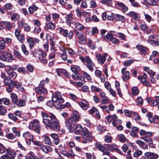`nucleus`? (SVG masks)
<instances>
[{"label":"nucleus","instance_id":"obj_19","mask_svg":"<svg viewBox=\"0 0 159 159\" xmlns=\"http://www.w3.org/2000/svg\"><path fill=\"white\" fill-rule=\"evenodd\" d=\"M79 117L80 116L78 112L74 110L73 112V115L69 118H71V119H72V120L76 122L78 121Z\"/></svg>","mask_w":159,"mask_h":159},{"label":"nucleus","instance_id":"obj_50","mask_svg":"<svg viewBox=\"0 0 159 159\" xmlns=\"http://www.w3.org/2000/svg\"><path fill=\"white\" fill-rule=\"evenodd\" d=\"M11 85H12L13 87L14 86L16 88L18 89L21 85L20 83L17 81H13L11 82Z\"/></svg>","mask_w":159,"mask_h":159},{"label":"nucleus","instance_id":"obj_60","mask_svg":"<svg viewBox=\"0 0 159 159\" xmlns=\"http://www.w3.org/2000/svg\"><path fill=\"white\" fill-rule=\"evenodd\" d=\"M97 129L100 133H102L105 130V129L104 127L101 125H99L97 126Z\"/></svg>","mask_w":159,"mask_h":159},{"label":"nucleus","instance_id":"obj_47","mask_svg":"<svg viewBox=\"0 0 159 159\" xmlns=\"http://www.w3.org/2000/svg\"><path fill=\"white\" fill-rule=\"evenodd\" d=\"M41 126L40 124H37L34 125V131L37 133L39 134L40 133V129L41 128Z\"/></svg>","mask_w":159,"mask_h":159},{"label":"nucleus","instance_id":"obj_52","mask_svg":"<svg viewBox=\"0 0 159 159\" xmlns=\"http://www.w3.org/2000/svg\"><path fill=\"white\" fill-rule=\"evenodd\" d=\"M143 13L145 16V20L148 22H150L152 20V17L149 15L145 13L144 11L143 12Z\"/></svg>","mask_w":159,"mask_h":159},{"label":"nucleus","instance_id":"obj_37","mask_svg":"<svg viewBox=\"0 0 159 159\" xmlns=\"http://www.w3.org/2000/svg\"><path fill=\"white\" fill-rule=\"evenodd\" d=\"M20 16L17 13H15L12 14L11 17V19L12 21H16L19 19Z\"/></svg>","mask_w":159,"mask_h":159},{"label":"nucleus","instance_id":"obj_62","mask_svg":"<svg viewBox=\"0 0 159 159\" xmlns=\"http://www.w3.org/2000/svg\"><path fill=\"white\" fill-rule=\"evenodd\" d=\"M21 48L22 51L24 54H25V55H28L29 54V52L27 50L26 47L24 45H22Z\"/></svg>","mask_w":159,"mask_h":159},{"label":"nucleus","instance_id":"obj_30","mask_svg":"<svg viewBox=\"0 0 159 159\" xmlns=\"http://www.w3.org/2000/svg\"><path fill=\"white\" fill-rule=\"evenodd\" d=\"M15 154H13L11 156H9L7 154H5L2 156L0 157V159H15Z\"/></svg>","mask_w":159,"mask_h":159},{"label":"nucleus","instance_id":"obj_39","mask_svg":"<svg viewBox=\"0 0 159 159\" xmlns=\"http://www.w3.org/2000/svg\"><path fill=\"white\" fill-rule=\"evenodd\" d=\"M146 116L148 118V120L151 122L155 121V119L152 116V114L151 112H148L146 114Z\"/></svg>","mask_w":159,"mask_h":159},{"label":"nucleus","instance_id":"obj_22","mask_svg":"<svg viewBox=\"0 0 159 159\" xmlns=\"http://www.w3.org/2000/svg\"><path fill=\"white\" fill-rule=\"evenodd\" d=\"M75 28L79 31H82L85 28L84 26L79 22H76L75 23Z\"/></svg>","mask_w":159,"mask_h":159},{"label":"nucleus","instance_id":"obj_26","mask_svg":"<svg viewBox=\"0 0 159 159\" xmlns=\"http://www.w3.org/2000/svg\"><path fill=\"white\" fill-rule=\"evenodd\" d=\"M72 71L75 74H77L78 72L80 70V67L76 65H72L70 67Z\"/></svg>","mask_w":159,"mask_h":159},{"label":"nucleus","instance_id":"obj_21","mask_svg":"<svg viewBox=\"0 0 159 159\" xmlns=\"http://www.w3.org/2000/svg\"><path fill=\"white\" fill-rule=\"evenodd\" d=\"M6 72L8 74L10 78L15 79L17 76L16 73L15 72L12 71L11 69L7 70Z\"/></svg>","mask_w":159,"mask_h":159},{"label":"nucleus","instance_id":"obj_29","mask_svg":"<svg viewBox=\"0 0 159 159\" xmlns=\"http://www.w3.org/2000/svg\"><path fill=\"white\" fill-rule=\"evenodd\" d=\"M2 102L4 105H8L10 103V100L8 98H7L0 99V104H2Z\"/></svg>","mask_w":159,"mask_h":159},{"label":"nucleus","instance_id":"obj_23","mask_svg":"<svg viewBox=\"0 0 159 159\" xmlns=\"http://www.w3.org/2000/svg\"><path fill=\"white\" fill-rule=\"evenodd\" d=\"M78 38L79 39V43L81 44H84L86 42V37L82 34Z\"/></svg>","mask_w":159,"mask_h":159},{"label":"nucleus","instance_id":"obj_31","mask_svg":"<svg viewBox=\"0 0 159 159\" xmlns=\"http://www.w3.org/2000/svg\"><path fill=\"white\" fill-rule=\"evenodd\" d=\"M40 148L43 152L47 153L50 151H51L52 148L48 146L43 145L41 146Z\"/></svg>","mask_w":159,"mask_h":159},{"label":"nucleus","instance_id":"obj_25","mask_svg":"<svg viewBox=\"0 0 159 159\" xmlns=\"http://www.w3.org/2000/svg\"><path fill=\"white\" fill-rule=\"evenodd\" d=\"M39 8L37 7L35 4H33L32 6H30L28 8L29 13L30 14H32L34 13V11H36Z\"/></svg>","mask_w":159,"mask_h":159},{"label":"nucleus","instance_id":"obj_38","mask_svg":"<svg viewBox=\"0 0 159 159\" xmlns=\"http://www.w3.org/2000/svg\"><path fill=\"white\" fill-rule=\"evenodd\" d=\"M43 141L45 143L48 145H51V141L50 138L47 136H45L44 137Z\"/></svg>","mask_w":159,"mask_h":159},{"label":"nucleus","instance_id":"obj_28","mask_svg":"<svg viewBox=\"0 0 159 159\" xmlns=\"http://www.w3.org/2000/svg\"><path fill=\"white\" fill-rule=\"evenodd\" d=\"M115 18L117 20H119L122 22H124L125 20V17L119 14H116Z\"/></svg>","mask_w":159,"mask_h":159},{"label":"nucleus","instance_id":"obj_46","mask_svg":"<svg viewBox=\"0 0 159 159\" xmlns=\"http://www.w3.org/2000/svg\"><path fill=\"white\" fill-rule=\"evenodd\" d=\"M27 42L29 43V46L31 48L34 46V43L32 38H30L27 39Z\"/></svg>","mask_w":159,"mask_h":159},{"label":"nucleus","instance_id":"obj_51","mask_svg":"<svg viewBox=\"0 0 159 159\" xmlns=\"http://www.w3.org/2000/svg\"><path fill=\"white\" fill-rule=\"evenodd\" d=\"M131 3V5L134 7H138L139 6V3L135 1L134 0H129Z\"/></svg>","mask_w":159,"mask_h":159},{"label":"nucleus","instance_id":"obj_48","mask_svg":"<svg viewBox=\"0 0 159 159\" xmlns=\"http://www.w3.org/2000/svg\"><path fill=\"white\" fill-rule=\"evenodd\" d=\"M87 67L91 71H92L93 70V67L94 64L92 62L90 63V64H86Z\"/></svg>","mask_w":159,"mask_h":159},{"label":"nucleus","instance_id":"obj_12","mask_svg":"<svg viewBox=\"0 0 159 159\" xmlns=\"http://www.w3.org/2000/svg\"><path fill=\"white\" fill-rule=\"evenodd\" d=\"M78 103L83 110H86L89 107V103L85 100H83L79 102Z\"/></svg>","mask_w":159,"mask_h":159},{"label":"nucleus","instance_id":"obj_53","mask_svg":"<svg viewBox=\"0 0 159 159\" xmlns=\"http://www.w3.org/2000/svg\"><path fill=\"white\" fill-rule=\"evenodd\" d=\"M142 154V152L141 150L135 151L133 154V156L135 157H138Z\"/></svg>","mask_w":159,"mask_h":159},{"label":"nucleus","instance_id":"obj_9","mask_svg":"<svg viewBox=\"0 0 159 159\" xmlns=\"http://www.w3.org/2000/svg\"><path fill=\"white\" fill-rule=\"evenodd\" d=\"M155 38V36L152 35H150L148 37L147 42L150 44L159 45V40L158 39H157L156 40H154Z\"/></svg>","mask_w":159,"mask_h":159},{"label":"nucleus","instance_id":"obj_33","mask_svg":"<svg viewBox=\"0 0 159 159\" xmlns=\"http://www.w3.org/2000/svg\"><path fill=\"white\" fill-rule=\"evenodd\" d=\"M136 48L140 51L141 54H145L147 48L142 46H137Z\"/></svg>","mask_w":159,"mask_h":159},{"label":"nucleus","instance_id":"obj_4","mask_svg":"<svg viewBox=\"0 0 159 159\" xmlns=\"http://www.w3.org/2000/svg\"><path fill=\"white\" fill-rule=\"evenodd\" d=\"M75 124L76 122L70 118H68L65 121L66 126L70 132H72L74 131Z\"/></svg>","mask_w":159,"mask_h":159},{"label":"nucleus","instance_id":"obj_17","mask_svg":"<svg viewBox=\"0 0 159 159\" xmlns=\"http://www.w3.org/2000/svg\"><path fill=\"white\" fill-rule=\"evenodd\" d=\"M127 15L134 18L135 20H138L140 17V15L134 11H131L127 13Z\"/></svg>","mask_w":159,"mask_h":159},{"label":"nucleus","instance_id":"obj_58","mask_svg":"<svg viewBox=\"0 0 159 159\" xmlns=\"http://www.w3.org/2000/svg\"><path fill=\"white\" fill-rule=\"evenodd\" d=\"M17 39L21 43H23L25 39L24 36L23 34H21L16 37Z\"/></svg>","mask_w":159,"mask_h":159},{"label":"nucleus","instance_id":"obj_6","mask_svg":"<svg viewBox=\"0 0 159 159\" xmlns=\"http://www.w3.org/2000/svg\"><path fill=\"white\" fill-rule=\"evenodd\" d=\"M37 52L39 54L38 58L40 61L44 64L47 63L48 60L44 59L47 56V53L40 50H38Z\"/></svg>","mask_w":159,"mask_h":159},{"label":"nucleus","instance_id":"obj_54","mask_svg":"<svg viewBox=\"0 0 159 159\" xmlns=\"http://www.w3.org/2000/svg\"><path fill=\"white\" fill-rule=\"evenodd\" d=\"M12 130L13 132L15 133L16 135L20 137V131H17V129L16 127H14L12 128Z\"/></svg>","mask_w":159,"mask_h":159},{"label":"nucleus","instance_id":"obj_2","mask_svg":"<svg viewBox=\"0 0 159 159\" xmlns=\"http://www.w3.org/2000/svg\"><path fill=\"white\" fill-rule=\"evenodd\" d=\"M52 100L53 105L57 109L63 108L64 106L62 103L64 102V99L62 98V96L60 93L58 91L56 92L54 94H52Z\"/></svg>","mask_w":159,"mask_h":159},{"label":"nucleus","instance_id":"obj_24","mask_svg":"<svg viewBox=\"0 0 159 159\" xmlns=\"http://www.w3.org/2000/svg\"><path fill=\"white\" fill-rule=\"evenodd\" d=\"M11 98L13 104H15L17 102L18 98L17 95L15 93H11L10 94Z\"/></svg>","mask_w":159,"mask_h":159},{"label":"nucleus","instance_id":"obj_41","mask_svg":"<svg viewBox=\"0 0 159 159\" xmlns=\"http://www.w3.org/2000/svg\"><path fill=\"white\" fill-rule=\"evenodd\" d=\"M132 93L134 95H137L139 92V90L136 87H133L132 88Z\"/></svg>","mask_w":159,"mask_h":159},{"label":"nucleus","instance_id":"obj_11","mask_svg":"<svg viewBox=\"0 0 159 159\" xmlns=\"http://www.w3.org/2000/svg\"><path fill=\"white\" fill-rule=\"evenodd\" d=\"M144 155L147 159H157L159 157L157 154L150 152H146Z\"/></svg>","mask_w":159,"mask_h":159},{"label":"nucleus","instance_id":"obj_27","mask_svg":"<svg viewBox=\"0 0 159 159\" xmlns=\"http://www.w3.org/2000/svg\"><path fill=\"white\" fill-rule=\"evenodd\" d=\"M46 25L48 29L51 30H54L56 27L55 24L52 22L46 23Z\"/></svg>","mask_w":159,"mask_h":159},{"label":"nucleus","instance_id":"obj_61","mask_svg":"<svg viewBox=\"0 0 159 159\" xmlns=\"http://www.w3.org/2000/svg\"><path fill=\"white\" fill-rule=\"evenodd\" d=\"M134 118L136 121H138L140 119V116L136 113H135L133 115Z\"/></svg>","mask_w":159,"mask_h":159},{"label":"nucleus","instance_id":"obj_5","mask_svg":"<svg viewBox=\"0 0 159 159\" xmlns=\"http://www.w3.org/2000/svg\"><path fill=\"white\" fill-rule=\"evenodd\" d=\"M59 30V33L60 34L62 35L64 37H67L68 38L70 39L73 36L74 33L72 31H70L69 32L67 30H65L61 27H60L58 29Z\"/></svg>","mask_w":159,"mask_h":159},{"label":"nucleus","instance_id":"obj_63","mask_svg":"<svg viewBox=\"0 0 159 159\" xmlns=\"http://www.w3.org/2000/svg\"><path fill=\"white\" fill-rule=\"evenodd\" d=\"M0 115L4 116L6 113L7 111L4 108L3 106L0 107Z\"/></svg>","mask_w":159,"mask_h":159},{"label":"nucleus","instance_id":"obj_64","mask_svg":"<svg viewBox=\"0 0 159 159\" xmlns=\"http://www.w3.org/2000/svg\"><path fill=\"white\" fill-rule=\"evenodd\" d=\"M52 19L55 21L59 17V15L57 13H53L52 14Z\"/></svg>","mask_w":159,"mask_h":159},{"label":"nucleus","instance_id":"obj_43","mask_svg":"<svg viewBox=\"0 0 159 159\" xmlns=\"http://www.w3.org/2000/svg\"><path fill=\"white\" fill-rule=\"evenodd\" d=\"M15 104H16L19 107H23L25 105V102L24 100L21 99L19 101H18Z\"/></svg>","mask_w":159,"mask_h":159},{"label":"nucleus","instance_id":"obj_3","mask_svg":"<svg viewBox=\"0 0 159 159\" xmlns=\"http://www.w3.org/2000/svg\"><path fill=\"white\" fill-rule=\"evenodd\" d=\"M2 52V54L0 56V59L2 61L10 62L14 60L13 56L11 53L5 51H3Z\"/></svg>","mask_w":159,"mask_h":159},{"label":"nucleus","instance_id":"obj_13","mask_svg":"<svg viewBox=\"0 0 159 159\" xmlns=\"http://www.w3.org/2000/svg\"><path fill=\"white\" fill-rule=\"evenodd\" d=\"M126 68H124L121 70V73L123 76L122 77V79L124 81H126L129 79L130 74L128 71H126Z\"/></svg>","mask_w":159,"mask_h":159},{"label":"nucleus","instance_id":"obj_36","mask_svg":"<svg viewBox=\"0 0 159 159\" xmlns=\"http://www.w3.org/2000/svg\"><path fill=\"white\" fill-rule=\"evenodd\" d=\"M118 138L119 141L121 143L125 142L126 140H127L125 136L122 134H120L118 135Z\"/></svg>","mask_w":159,"mask_h":159},{"label":"nucleus","instance_id":"obj_40","mask_svg":"<svg viewBox=\"0 0 159 159\" xmlns=\"http://www.w3.org/2000/svg\"><path fill=\"white\" fill-rule=\"evenodd\" d=\"M88 42L87 43V45L91 49H94L96 48V46L92 44V41L90 39H88Z\"/></svg>","mask_w":159,"mask_h":159},{"label":"nucleus","instance_id":"obj_32","mask_svg":"<svg viewBox=\"0 0 159 159\" xmlns=\"http://www.w3.org/2000/svg\"><path fill=\"white\" fill-rule=\"evenodd\" d=\"M6 43L4 38H2L0 41V50H2L6 48Z\"/></svg>","mask_w":159,"mask_h":159},{"label":"nucleus","instance_id":"obj_34","mask_svg":"<svg viewBox=\"0 0 159 159\" xmlns=\"http://www.w3.org/2000/svg\"><path fill=\"white\" fill-rule=\"evenodd\" d=\"M72 77L75 80L82 81V80H84V77L80 76L77 75V74H75V75H72Z\"/></svg>","mask_w":159,"mask_h":159},{"label":"nucleus","instance_id":"obj_14","mask_svg":"<svg viewBox=\"0 0 159 159\" xmlns=\"http://www.w3.org/2000/svg\"><path fill=\"white\" fill-rule=\"evenodd\" d=\"M23 136L25 139V141L27 144L28 140L30 141H32L33 139V136L28 132H27L23 133Z\"/></svg>","mask_w":159,"mask_h":159},{"label":"nucleus","instance_id":"obj_8","mask_svg":"<svg viewBox=\"0 0 159 159\" xmlns=\"http://www.w3.org/2000/svg\"><path fill=\"white\" fill-rule=\"evenodd\" d=\"M107 56V53H104L102 56L100 53H97L96 55V57L98 62L103 64L104 63Z\"/></svg>","mask_w":159,"mask_h":159},{"label":"nucleus","instance_id":"obj_16","mask_svg":"<svg viewBox=\"0 0 159 159\" xmlns=\"http://www.w3.org/2000/svg\"><path fill=\"white\" fill-rule=\"evenodd\" d=\"M116 4V6H118L120 9H122L123 12H126L128 9V7L122 2L117 1Z\"/></svg>","mask_w":159,"mask_h":159},{"label":"nucleus","instance_id":"obj_42","mask_svg":"<svg viewBox=\"0 0 159 159\" xmlns=\"http://www.w3.org/2000/svg\"><path fill=\"white\" fill-rule=\"evenodd\" d=\"M95 146L99 150L102 152L104 151V150L105 149V148L103 145L100 144L99 143H96Z\"/></svg>","mask_w":159,"mask_h":159},{"label":"nucleus","instance_id":"obj_57","mask_svg":"<svg viewBox=\"0 0 159 159\" xmlns=\"http://www.w3.org/2000/svg\"><path fill=\"white\" fill-rule=\"evenodd\" d=\"M140 139H143L146 142L148 143H150V142H151L152 141L150 137H141Z\"/></svg>","mask_w":159,"mask_h":159},{"label":"nucleus","instance_id":"obj_49","mask_svg":"<svg viewBox=\"0 0 159 159\" xmlns=\"http://www.w3.org/2000/svg\"><path fill=\"white\" fill-rule=\"evenodd\" d=\"M75 156V154L72 151V150H69L68 151L67 157L68 158L69 157H73Z\"/></svg>","mask_w":159,"mask_h":159},{"label":"nucleus","instance_id":"obj_7","mask_svg":"<svg viewBox=\"0 0 159 159\" xmlns=\"http://www.w3.org/2000/svg\"><path fill=\"white\" fill-rule=\"evenodd\" d=\"M103 39L106 41L109 40L112 43L115 44H117L119 42L118 39L113 38L112 35L111 34H107L104 36Z\"/></svg>","mask_w":159,"mask_h":159},{"label":"nucleus","instance_id":"obj_1","mask_svg":"<svg viewBox=\"0 0 159 159\" xmlns=\"http://www.w3.org/2000/svg\"><path fill=\"white\" fill-rule=\"evenodd\" d=\"M49 117L51 120L45 119L43 120V124L46 127H48L51 130L58 131L60 129L59 120L53 114L50 113Z\"/></svg>","mask_w":159,"mask_h":159},{"label":"nucleus","instance_id":"obj_45","mask_svg":"<svg viewBox=\"0 0 159 159\" xmlns=\"http://www.w3.org/2000/svg\"><path fill=\"white\" fill-rule=\"evenodd\" d=\"M26 69L31 73H32L34 71V67L33 65L29 64L26 66Z\"/></svg>","mask_w":159,"mask_h":159},{"label":"nucleus","instance_id":"obj_59","mask_svg":"<svg viewBox=\"0 0 159 159\" xmlns=\"http://www.w3.org/2000/svg\"><path fill=\"white\" fill-rule=\"evenodd\" d=\"M102 103L103 104H108L109 102V98L106 97L102 99L101 100Z\"/></svg>","mask_w":159,"mask_h":159},{"label":"nucleus","instance_id":"obj_44","mask_svg":"<svg viewBox=\"0 0 159 159\" xmlns=\"http://www.w3.org/2000/svg\"><path fill=\"white\" fill-rule=\"evenodd\" d=\"M4 79L5 84L7 86H9L10 85V83H11V82H12V81L11 80L10 77H6Z\"/></svg>","mask_w":159,"mask_h":159},{"label":"nucleus","instance_id":"obj_56","mask_svg":"<svg viewBox=\"0 0 159 159\" xmlns=\"http://www.w3.org/2000/svg\"><path fill=\"white\" fill-rule=\"evenodd\" d=\"M14 53L15 56H16L18 59H21L22 56L20 53L18 51L16 50H14Z\"/></svg>","mask_w":159,"mask_h":159},{"label":"nucleus","instance_id":"obj_15","mask_svg":"<svg viewBox=\"0 0 159 159\" xmlns=\"http://www.w3.org/2000/svg\"><path fill=\"white\" fill-rule=\"evenodd\" d=\"M65 18L66 19V22L67 23L70 25L71 23H73L75 21V19L73 17L72 14H69L66 15Z\"/></svg>","mask_w":159,"mask_h":159},{"label":"nucleus","instance_id":"obj_35","mask_svg":"<svg viewBox=\"0 0 159 159\" xmlns=\"http://www.w3.org/2000/svg\"><path fill=\"white\" fill-rule=\"evenodd\" d=\"M108 148L111 151L116 150L117 152H120V150L117 148V146L115 145H110L108 146Z\"/></svg>","mask_w":159,"mask_h":159},{"label":"nucleus","instance_id":"obj_55","mask_svg":"<svg viewBox=\"0 0 159 159\" xmlns=\"http://www.w3.org/2000/svg\"><path fill=\"white\" fill-rule=\"evenodd\" d=\"M86 157L88 159H95L94 155L88 152L85 153Z\"/></svg>","mask_w":159,"mask_h":159},{"label":"nucleus","instance_id":"obj_10","mask_svg":"<svg viewBox=\"0 0 159 159\" xmlns=\"http://www.w3.org/2000/svg\"><path fill=\"white\" fill-rule=\"evenodd\" d=\"M82 137L88 141H90L92 139V135L91 133L88 131L87 129H84L83 132L81 133Z\"/></svg>","mask_w":159,"mask_h":159},{"label":"nucleus","instance_id":"obj_20","mask_svg":"<svg viewBox=\"0 0 159 159\" xmlns=\"http://www.w3.org/2000/svg\"><path fill=\"white\" fill-rule=\"evenodd\" d=\"M136 143L142 149H148V145L144 142L139 140H138L136 141Z\"/></svg>","mask_w":159,"mask_h":159},{"label":"nucleus","instance_id":"obj_18","mask_svg":"<svg viewBox=\"0 0 159 159\" xmlns=\"http://www.w3.org/2000/svg\"><path fill=\"white\" fill-rule=\"evenodd\" d=\"M85 128H83L82 126L80 125H78L75 128V133L76 135H79L81 134V132L82 131L83 132V130Z\"/></svg>","mask_w":159,"mask_h":159}]
</instances>
